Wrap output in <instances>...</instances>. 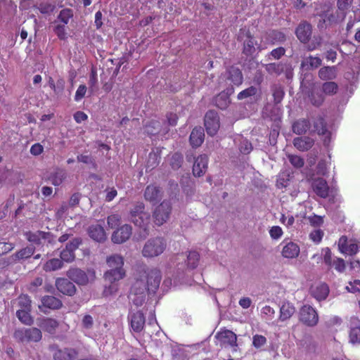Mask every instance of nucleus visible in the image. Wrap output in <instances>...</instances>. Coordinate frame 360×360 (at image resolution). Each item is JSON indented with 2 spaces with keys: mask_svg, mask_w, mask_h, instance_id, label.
Returning <instances> with one entry per match:
<instances>
[{
  "mask_svg": "<svg viewBox=\"0 0 360 360\" xmlns=\"http://www.w3.org/2000/svg\"><path fill=\"white\" fill-rule=\"evenodd\" d=\"M25 2H27L29 5L33 4L32 6L34 8H37L42 14H50L54 11L56 8L55 5L49 2H41L38 6H37L34 4V0H23V2L21 3V5Z\"/></svg>",
  "mask_w": 360,
  "mask_h": 360,
  "instance_id": "58836bf2",
  "label": "nucleus"
},
{
  "mask_svg": "<svg viewBox=\"0 0 360 360\" xmlns=\"http://www.w3.org/2000/svg\"><path fill=\"white\" fill-rule=\"evenodd\" d=\"M298 319L307 327L316 326L319 321L317 311L309 304L303 305L299 310Z\"/></svg>",
  "mask_w": 360,
  "mask_h": 360,
  "instance_id": "39448f33",
  "label": "nucleus"
},
{
  "mask_svg": "<svg viewBox=\"0 0 360 360\" xmlns=\"http://www.w3.org/2000/svg\"><path fill=\"white\" fill-rule=\"evenodd\" d=\"M125 275V271L123 268H112L106 271L104 274L105 279L111 283L122 279Z\"/></svg>",
  "mask_w": 360,
  "mask_h": 360,
  "instance_id": "e433bc0d",
  "label": "nucleus"
},
{
  "mask_svg": "<svg viewBox=\"0 0 360 360\" xmlns=\"http://www.w3.org/2000/svg\"><path fill=\"white\" fill-rule=\"evenodd\" d=\"M131 234V226L129 224H124L112 233L111 240L114 243L122 244L128 240Z\"/></svg>",
  "mask_w": 360,
  "mask_h": 360,
  "instance_id": "4468645a",
  "label": "nucleus"
},
{
  "mask_svg": "<svg viewBox=\"0 0 360 360\" xmlns=\"http://www.w3.org/2000/svg\"><path fill=\"white\" fill-rule=\"evenodd\" d=\"M13 337L21 342H38L42 338V333L40 329L35 327L22 328L15 330Z\"/></svg>",
  "mask_w": 360,
  "mask_h": 360,
  "instance_id": "20e7f679",
  "label": "nucleus"
},
{
  "mask_svg": "<svg viewBox=\"0 0 360 360\" xmlns=\"http://www.w3.org/2000/svg\"><path fill=\"white\" fill-rule=\"evenodd\" d=\"M184 162V157L180 153H175L172 155L170 165L173 169H179Z\"/></svg>",
  "mask_w": 360,
  "mask_h": 360,
  "instance_id": "603ef678",
  "label": "nucleus"
},
{
  "mask_svg": "<svg viewBox=\"0 0 360 360\" xmlns=\"http://www.w3.org/2000/svg\"><path fill=\"white\" fill-rule=\"evenodd\" d=\"M55 285L57 290L65 295L73 296L76 292L75 284L67 278H58Z\"/></svg>",
  "mask_w": 360,
  "mask_h": 360,
  "instance_id": "6ab92c4d",
  "label": "nucleus"
},
{
  "mask_svg": "<svg viewBox=\"0 0 360 360\" xmlns=\"http://www.w3.org/2000/svg\"><path fill=\"white\" fill-rule=\"evenodd\" d=\"M67 178V172L64 169L57 167L49 176V180L56 186L61 185Z\"/></svg>",
  "mask_w": 360,
  "mask_h": 360,
  "instance_id": "7c9ffc66",
  "label": "nucleus"
},
{
  "mask_svg": "<svg viewBox=\"0 0 360 360\" xmlns=\"http://www.w3.org/2000/svg\"><path fill=\"white\" fill-rule=\"evenodd\" d=\"M208 157L206 155L198 156L193 166V174L195 176H203L207 169Z\"/></svg>",
  "mask_w": 360,
  "mask_h": 360,
  "instance_id": "b1692460",
  "label": "nucleus"
},
{
  "mask_svg": "<svg viewBox=\"0 0 360 360\" xmlns=\"http://www.w3.org/2000/svg\"><path fill=\"white\" fill-rule=\"evenodd\" d=\"M319 77L322 80H330L335 78V67H323L319 71Z\"/></svg>",
  "mask_w": 360,
  "mask_h": 360,
  "instance_id": "a18cd8bd",
  "label": "nucleus"
},
{
  "mask_svg": "<svg viewBox=\"0 0 360 360\" xmlns=\"http://www.w3.org/2000/svg\"><path fill=\"white\" fill-rule=\"evenodd\" d=\"M43 283V279L41 277L35 278L29 285L27 289L31 292L37 291L38 287L41 286Z\"/></svg>",
  "mask_w": 360,
  "mask_h": 360,
  "instance_id": "0e129e2a",
  "label": "nucleus"
},
{
  "mask_svg": "<svg viewBox=\"0 0 360 360\" xmlns=\"http://www.w3.org/2000/svg\"><path fill=\"white\" fill-rule=\"evenodd\" d=\"M200 262V254L196 251H190L187 255L186 265L188 269H195Z\"/></svg>",
  "mask_w": 360,
  "mask_h": 360,
  "instance_id": "c03bdc74",
  "label": "nucleus"
},
{
  "mask_svg": "<svg viewBox=\"0 0 360 360\" xmlns=\"http://www.w3.org/2000/svg\"><path fill=\"white\" fill-rule=\"evenodd\" d=\"M266 344V338L262 335H255L252 337V345L259 349Z\"/></svg>",
  "mask_w": 360,
  "mask_h": 360,
  "instance_id": "680f3d73",
  "label": "nucleus"
},
{
  "mask_svg": "<svg viewBox=\"0 0 360 360\" xmlns=\"http://www.w3.org/2000/svg\"><path fill=\"white\" fill-rule=\"evenodd\" d=\"M127 320L130 328L134 333H139L143 330L145 327L146 317L141 310H130L127 316Z\"/></svg>",
  "mask_w": 360,
  "mask_h": 360,
  "instance_id": "9d476101",
  "label": "nucleus"
},
{
  "mask_svg": "<svg viewBox=\"0 0 360 360\" xmlns=\"http://www.w3.org/2000/svg\"><path fill=\"white\" fill-rule=\"evenodd\" d=\"M285 48L280 46V47L273 49L269 53V55L272 57V58H274L275 60H278L282 56H283L285 55Z\"/></svg>",
  "mask_w": 360,
  "mask_h": 360,
  "instance_id": "69168bd1",
  "label": "nucleus"
},
{
  "mask_svg": "<svg viewBox=\"0 0 360 360\" xmlns=\"http://www.w3.org/2000/svg\"><path fill=\"white\" fill-rule=\"evenodd\" d=\"M146 285L148 293H155L162 279L161 271L158 269H150L146 276Z\"/></svg>",
  "mask_w": 360,
  "mask_h": 360,
  "instance_id": "ddd939ff",
  "label": "nucleus"
},
{
  "mask_svg": "<svg viewBox=\"0 0 360 360\" xmlns=\"http://www.w3.org/2000/svg\"><path fill=\"white\" fill-rule=\"evenodd\" d=\"M205 139L204 129L202 127H195L191 131L189 140L193 147H199Z\"/></svg>",
  "mask_w": 360,
  "mask_h": 360,
  "instance_id": "c85d7f7f",
  "label": "nucleus"
},
{
  "mask_svg": "<svg viewBox=\"0 0 360 360\" xmlns=\"http://www.w3.org/2000/svg\"><path fill=\"white\" fill-rule=\"evenodd\" d=\"M41 301L43 307L50 309H59L63 306V302L60 299L51 295L42 297Z\"/></svg>",
  "mask_w": 360,
  "mask_h": 360,
  "instance_id": "72a5a7b5",
  "label": "nucleus"
},
{
  "mask_svg": "<svg viewBox=\"0 0 360 360\" xmlns=\"http://www.w3.org/2000/svg\"><path fill=\"white\" fill-rule=\"evenodd\" d=\"M63 261L60 259L53 258L46 261L43 265V269L46 271H54L61 269Z\"/></svg>",
  "mask_w": 360,
  "mask_h": 360,
  "instance_id": "37998d69",
  "label": "nucleus"
},
{
  "mask_svg": "<svg viewBox=\"0 0 360 360\" xmlns=\"http://www.w3.org/2000/svg\"><path fill=\"white\" fill-rule=\"evenodd\" d=\"M34 252L35 247L33 245H29L17 251L11 256V258L15 262L26 259L31 257L34 255Z\"/></svg>",
  "mask_w": 360,
  "mask_h": 360,
  "instance_id": "c9c22d12",
  "label": "nucleus"
},
{
  "mask_svg": "<svg viewBox=\"0 0 360 360\" xmlns=\"http://www.w3.org/2000/svg\"><path fill=\"white\" fill-rule=\"evenodd\" d=\"M349 341L352 344L360 343V326L352 327L349 330Z\"/></svg>",
  "mask_w": 360,
  "mask_h": 360,
  "instance_id": "6e6d98bb",
  "label": "nucleus"
},
{
  "mask_svg": "<svg viewBox=\"0 0 360 360\" xmlns=\"http://www.w3.org/2000/svg\"><path fill=\"white\" fill-rule=\"evenodd\" d=\"M215 338L219 340L221 346H229L231 347H237V335L230 330H223L219 331Z\"/></svg>",
  "mask_w": 360,
  "mask_h": 360,
  "instance_id": "2eb2a0df",
  "label": "nucleus"
},
{
  "mask_svg": "<svg viewBox=\"0 0 360 360\" xmlns=\"http://www.w3.org/2000/svg\"><path fill=\"white\" fill-rule=\"evenodd\" d=\"M323 263L327 266L328 269H334L338 273H343L346 269L345 261L340 257L333 258V255L329 248L323 249Z\"/></svg>",
  "mask_w": 360,
  "mask_h": 360,
  "instance_id": "0eeeda50",
  "label": "nucleus"
},
{
  "mask_svg": "<svg viewBox=\"0 0 360 360\" xmlns=\"http://www.w3.org/2000/svg\"><path fill=\"white\" fill-rule=\"evenodd\" d=\"M121 217L117 214H113L108 217L107 223L110 229H115L120 224Z\"/></svg>",
  "mask_w": 360,
  "mask_h": 360,
  "instance_id": "052dcab7",
  "label": "nucleus"
},
{
  "mask_svg": "<svg viewBox=\"0 0 360 360\" xmlns=\"http://www.w3.org/2000/svg\"><path fill=\"white\" fill-rule=\"evenodd\" d=\"M338 248L340 252L351 256L355 255L359 250V247L356 241H348L346 236H342L339 238Z\"/></svg>",
  "mask_w": 360,
  "mask_h": 360,
  "instance_id": "dca6fc26",
  "label": "nucleus"
},
{
  "mask_svg": "<svg viewBox=\"0 0 360 360\" xmlns=\"http://www.w3.org/2000/svg\"><path fill=\"white\" fill-rule=\"evenodd\" d=\"M288 160L291 165L296 168H301L304 165V159L299 155H289Z\"/></svg>",
  "mask_w": 360,
  "mask_h": 360,
  "instance_id": "bf43d9fd",
  "label": "nucleus"
},
{
  "mask_svg": "<svg viewBox=\"0 0 360 360\" xmlns=\"http://www.w3.org/2000/svg\"><path fill=\"white\" fill-rule=\"evenodd\" d=\"M88 233L91 238L98 243L104 242L107 238L104 228L99 224L90 226L88 229Z\"/></svg>",
  "mask_w": 360,
  "mask_h": 360,
  "instance_id": "bb28decb",
  "label": "nucleus"
},
{
  "mask_svg": "<svg viewBox=\"0 0 360 360\" xmlns=\"http://www.w3.org/2000/svg\"><path fill=\"white\" fill-rule=\"evenodd\" d=\"M31 300L27 295H21L18 297V305L20 309H31Z\"/></svg>",
  "mask_w": 360,
  "mask_h": 360,
  "instance_id": "13d9d810",
  "label": "nucleus"
},
{
  "mask_svg": "<svg viewBox=\"0 0 360 360\" xmlns=\"http://www.w3.org/2000/svg\"><path fill=\"white\" fill-rule=\"evenodd\" d=\"M257 93V89L253 86H251L243 91H241L237 96L238 100H243L251 96L256 95Z\"/></svg>",
  "mask_w": 360,
  "mask_h": 360,
  "instance_id": "5fc2aeb1",
  "label": "nucleus"
},
{
  "mask_svg": "<svg viewBox=\"0 0 360 360\" xmlns=\"http://www.w3.org/2000/svg\"><path fill=\"white\" fill-rule=\"evenodd\" d=\"M172 212V204L168 200H164L153 212L154 222L158 226L162 225L169 218Z\"/></svg>",
  "mask_w": 360,
  "mask_h": 360,
  "instance_id": "6e6552de",
  "label": "nucleus"
},
{
  "mask_svg": "<svg viewBox=\"0 0 360 360\" xmlns=\"http://www.w3.org/2000/svg\"><path fill=\"white\" fill-rule=\"evenodd\" d=\"M293 146L300 151H307L314 145V140L309 136H298L293 139Z\"/></svg>",
  "mask_w": 360,
  "mask_h": 360,
  "instance_id": "cd10ccee",
  "label": "nucleus"
},
{
  "mask_svg": "<svg viewBox=\"0 0 360 360\" xmlns=\"http://www.w3.org/2000/svg\"><path fill=\"white\" fill-rule=\"evenodd\" d=\"M26 239L31 243L39 245H52L55 241L54 236L51 232L37 231L35 232L27 231L25 233Z\"/></svg>",
  "mask_w": 360,
  "mask_h": 360,
  "instance_id": "423d86ee",
  "label": "nucleus"
},
{
  "mask_svg": "<svg viewBox=\"0 0 360 360\" xmlns=\"http://www.w3.org/2000/svg\"><path fill=\"white\" fill-rule=\"evenodd\" d=\"M273 97L275 104L280 103L285 95L283 89L281 86H275L273 89Z\"/></svg>",
  "mask_w": 360,
  "mask_h": 360,
  "instance_id": "4d7b16f0",
  "label": "nucleus"
},
{
  "mask_svg": "<svg viewBox=\"0 0 360 360\" xmlns=\"http://www.w3.org/2000/svg\"><path fill=\"white\" fill-rule=\"evenodd\" d=\"M144 198L146 200L150 202L153 205H155L162 198V190L159 186L149 185L145 189Z\"/></svg>",
  "mask_w": 360,
  "mask_h": 360,
  "instance_id": "412c9836",
  "label": "nucleus"
},
{
  "mask_svg": "<svg viewBox=\"0 0 360 360\" xmlns=\"http://www.w3.org/2000/svg\"><path fill=\"white\" fill-rule=\"evenodd\" d=\"M330 290L328 284L320 282L314 283L310 288V294L318 301L325 300L329 294Z\"/></svg>",
  "mask_w": 360,
  "mask_h": 360,
  "instance_id": "a211bd4d",
  "label": "nucleus"
},
{
  "mask_svg": "<svg viewBox=\"0 0 360 360\" xmlns=\"http://www.w3.org/2000/svg\"><path fill=\"white\" fill-rule=\"evenodd\" d=\"M167 242L162 237L152 238L147 240L142 249L144 257L152 258L160 255L165 250Z\"/></svg>",
  "mask_w": 360,
  "mask_h": 360,
  "instance_id": "f03ea898",
  "label": "nucleus"
},
{
  "mask_svg": "<svg viewBox=\"0 0 360 360\" xmlns=\"http://www.w3.org/2000/svg\"><path fill=\"white\" fill-rule=\"evenodd\" d=\"M295 308L290 302H285L280 309L279 320L285 321L289 319L295 313Z\"/></svg>",
  "mask_w": 360,
  "mask_h": 360,
  "instance_id": "4c0bfd02",
  "label": "nucleus"
},
{
  "mask_svg": "<svg viewBox=\"0 0 360 360\" xmlns=\"http://www.w3.org/2000/svg\"><path fill=\"white\" fill-rule=\"evenodd\" d=\"M37 326L44 331L54 334L59 326V322L53 318L43 317L37 319Z\"/></svg>",
  "mask_w": 360,
  "mask_h": 360,
  "instance_id": "4be33fe9",
  "label": "nucleus"
},
{
  "mask_svg": "<svg viewBox=\"0 0 360 360\" xmlns=\"http://www.w3.org/2000/svg\"><path fill=\"white\" fill-rule=\"evenodd\" d=\"M226 79L229 80L233 85L239 86L243 82V76L241 70L235 66L229 67L226 72Z\"/></svg>",
  "mask_w": 360,
  "mask_h": 360,
  "instance_id": "a878e982",
  "label": "nucleus"
},
{
  "mask_svg": "<svg viewBox=\"0 0 360 360\" xmlns=\"http://www.w3.org/2000/svg\"><path fill=\"white\" fill-rule=\"evenodd\" d=\"M323 236V232L321 229L311 231L309 234V238L316 243H319Z\"/></svg>",
  "mask_w": 360,
  "mask_h": 360,
  "instance_id": "e2e57ef3",
  "label": "nucleus"
},
{
  "mask_svg": "<svg viewBox=\"0 0 360 360\" xmlns=\"http://www.w3.org/2000/svg\"><path fill=\"white\" fill-rule=\"evenodd\" d=\"M73 17V12L70 8H64L61 10L59 15L57 17V21L58 23L64 24L67 25L70 20Z\"/></svg>",
  "mask_w": 360,
  "mask_h": 360,
  "instance_id": "8fccbe9b",
  "label": "nucleus"
},
{
  "mask_svg": "<svg viewBox=\"0 0 360 360\" xmlns=\"http://www.w3.org/2000/svg\"><path fill=\"white\" fill-rule=\"evenodd\" d=\"M311 186L314 192L320 198H326L329 194V186L327 181L321 177L313 180Z\"/></svg>",
  "mask_w": 360,
  "mask_h": 360,
  "instance_id": "5701e85b",
  "label": "nucleus"
},
{
  "mask_svg": "<svg viewBox=\"0 0 360 360\" xmlns=\"http://www.w3.org/2000/svg\"><path fill=\"white\" fill-rule=\"evenodd\" d=\"M147 292L146 279L137 278L131 288L130 299L136 306H141L146 300Z\"/></svg>",
  "mask_w": 360,
  "mask_h": 360,
  "instance_id": "7ed1b4c3",
  "label": "nucleus"
},
{
  "mask_svg": "<svg viewBox=\"0 0 360 360\" xmlns=\"http://www.w3.org/2000/svg\"><path fill=\"white\" fill-rule=\"evenodd\" d=\"M308 98L310 103L314 107H320L325 101V96L323 92L315 88L311 89L308 94Z\"/></svg>",
  "mask_w": 360,
  "mask_h": 360,
  "instance_id": "473e14b6",
  "label": "nucleus"
},
{
  "mask_svg": "<svg viewBox=\"0 0 360 360\" xmlns=\"http://www.w3.org/2000/svg\"><path fill=\"white\" fill-rule=\"evenodd\" d=\"M108 265L111 268H123L124 259L119 255H113L108 257L107 259Z\"/></svg>",
  "mask_w": 360,
  "mask_h": 360,
  "instance_id": "3c124183",
  "label": "nucleus"
},
{
  "mask_svg": "<svg viewBox=\"0 0 360 360\" xmlns=\"http://www.w3.org/2000/svg\"><path fill=\"white\" fill-rule=\"evenodd\" d=\"M150 221V214L148 212H143L141 215L133 219L135 226L146 230Z\"/></svg>",
  "mask_w": 360,
  "mask_h": 360,
  "instance_id": "79ce46f5",
  "label": "nucleus"
},
{
  "mask_svg": "<svg viewBox=\"0 0 360 360\" xmlns=\"http://www.w3.org/2000/svg\"><path fill=\"white\" fill-rule=\"evenodd\" d=\"M144 128L147 134L155 135L160 131V123L157 120H150L144 125Z\"/></svg>",
  "mask_w": 360,
  "mask_h": 360,
  "instance_id": "09e8293b",
  "label": "nucleus"
},
{
  "mask_svg": "<svg viewBox=\"0 0 360 360\" xmlns=\"http://www.w3.org/2000/svg\"><path fill=\"white\" fill-rule=\"evenodd\" d=\"M145 211V205L141 202H138L130 211V220L133 222V219L141 215Z\"/></svg>",
  "mask_w": 360,
  "mask_h": 360,
  "instance_id": "864d4df0",
  "label": "nucleus"
},
{
  "mask_svg": "<svg viewBox=\"0 0 360 360\" xmlns=\"http://www.w3.org/2000/svg\"><path fill=\"white\" fill-rule=\"evenodd\" d=\"M300 254V247L293 242L287 243L282 250V255L285 258H296Z\"/></svg>",
  "mask_w": 360,
  "mask_h": 360,
  "instance_id": "f704fd0d",
  "label": "nucleus"
},
{
  "mask_svg": "<svg viewBox=\"0 0 360 360\" xmlns=\"http://www.w3.org/2000/svg\"><path fill=\"white\" fill-rule=\"evenodd\" d=\"M312 34V26L307 21H302L295 30V34L300 42L307 44Z\"/></svg>",
  "mask_w": 360,
  "mask_h": 360,
  "instance_id": "f3484780",
  "label": "nucleus"
},
{
  "mask_svg": "<svg viewBox=\"0 0 360 360\" xmlns=\"http://www.w3.org/2000/svg\"><path fill=\"white\" fill-rule=\"evenodd\" d=\"M82 243V239L79 237L72 238L66 244L65 248L60 252V258L63 262H72L75 259V252Z\"/></svg>",
  "mask_w": 360,
  "mask_h": 360,
  "instance_id": "9b49d317",
  "label": "nucleus"
},
{
  "mask_svg": "<svg viewBox=\"0 0 360 360\" xmlns=\"http://www.w3.org/2000/svg\"><path fill=\"white\" fill-rule=\"evenodd\" d=\"M31 309H19L16 311V316L18 319L24 324L31 326L33 322V318L30 315Z\"/></svg>",
  "mask_w": 360,
  "mask_h": 360,
  "instance_id": "de8ad7c7",
  "label": "nucleus"
},
{
  "mask_svg": "<svg viewBox=\"0 0 360 360\" xmlns=\"http://www.w3.org/2000/svg\"><path fill=\"white\" fill-rule=\"evenodd\" d=\"M49 350L53 354L54 360H75L77 355L78 352L70 347L60 348L56 344L49 346Z\"/></svg>",
  "mask_w": 360,
  "mask_h": 360,
  "instance_id": "1a4fd4ad",
  "label": "nucleus"
},
{
  "mask_svg": "<svg viewBox=\"0 0 360 360\" xmlns=\"http://www.w3.org/2000/svg\"><path fill=\"white\" fill-rule=\"evenodd\" d=\"M53 32L60 40L65 41L68 39L67 25L58 23L57 20L53 22Z\"/></svg>",
  "mask_w": 360,
  "mask_h": 360,
  "instance_id": "49530a36",
  "label": "nucleus"
},
{
  "mask_svg": "<svg viewBox=\"0 0 360 360\" xmlns=\"http://www.w3.org/2000/svg\"><path fill=\"white\" fill-rule=\"evenodd\" d=\"M237 39L242 42V53L247 57L252 56L257 51H261L263 49L261 44L255 39L250 29L240 28Z\"/></svg>",
  "mask_w": 360,
  "mask_h": 360,
  "instance_id": "f257e3e1",
  "label": "nucleus"
},
{
  "mask_svg": "<svg viewBox=\"0 0 360 360\" xmlns=\"http://www.w3.org/2000/svg\"><path fill=\"white\" fill-rule=\"evenodd\" d=\"M338 85L335 82L328 81L322 84L321 91L324 96H332L335 95L338 91Z\"/></svg>",
  "mask_w": 360,
  "mask_h": 360,
  "instance_id": "a19ab883",
  "label": "nucleus"
},
{
  "mask_svg": "<svg viewBox=\"0 0 360 360\" xmlns=\"http://www.w3.org/2000/svg\"><path fill=\"white\" fill-rule=\"evenodd\" d=\"M266 71L271 75L278 76L283 72H286V77H288V70H290V65L284 63H271L265 65Z\"/></svg>",
  "mask_w": 360,
  "mask_h": 360,
  "instance_id": "393cba45",
  "label": "nucleus"
},
{
  "mask_svg": "<svg viewBox=\"0 0 360 360\" xmlns=\"http://www.w3.org/2000/svg\"><path fill=\"white\" fill-rule=\"evenodd\" d=\"M307 63L311 68H317L321 65V59L317 56H309L306 59Z\"/></svg>",
  "mask_w": 360,
  "mask_h": 360,
  "instance_id": "338daca9",
  "label": "nucleus"
},
{
  "mask_svg": "<svg viewBox=\"0 0 360 360\" xmlns=\"http://www.w3.org/2000/svg\"><path fill=\"white\" fill-rule=\"evenodd\" d=\"M314 131L317 133L319 136H330V132L328 130L327 123L323 116H318L313 121Z\"/></svg>",
  "mask_w": 360,
  "mask_h": 360,
  "instance_id": "c756f323",
  "label": "nucleus"
},
{
  "mask_svg": "<svg viewBox=\"0 0 360 360\" xmlns=\"http://www.w3.org/2000/svg\"><path fill=\"white\" fill-rule=\"evenodd\" d=\"M267 39L271 44H275L284 42L286 40V36L281 31L272 30L267 33Z\"/></svg>",
  "mask_w": 360,
  "mask_h": 360,
  "instance_id": "ea45409f",
  "label": "nucleus"
},
{
  "mask_svg": "<svg viewBox=\"0 0 360 360\" xmlns=\"http://www.w3.org/2000/svg\"><path fill=\"white\" fill-rule=\"evenodd\" d=\"M283 232L282 229L278 226H274L269 230V234L271 238L273 239H278L281 237Z\"/></svg>",
  "mask_w": 360,
  "mask_h": 360,
  "instance_id": "774afa93",
  "label": "nucleus"
},
{
  "mask_svg": "<svg viewBox=\"0 0 360 360\" xmlns=\"http://www.w3.org/2000/svg\"><path fill=\"white\" fill-rule=\"evenodd\" d=\"M233 92V86L228 87L226 90L220 92L214 99L216 106L221 110L227 108L231 103L230 96Z\"/></svg>",
  "mask_w": 360,
  "mask_h": 360,
  "instance_id": "aec40b11",
  "label": "nucleus"
},
{
  "mask_svg": "<svg viewBox=\"0 0 360 360\" xmlns=\"http://www.w3.org/2000/svg\"><path fill=\"white\" fill-rule=\"evenodd\" d=\"M311 123L308 119H299L292 125V131L297 135H302L309 129Z\"/></svg>",
  "mask_w": 360,
  "mask_h": 360,
  "instance_id": "2f4dec72",
  "label": "nucleus"
},
{
  "mask_svg": "<svg viewBox=\"0 0 360 360\" xmlns=\"http://www.w3.org/2000/svg\"><path fill=\"white\" fill-rule=\"evenodd\" d=\"M205 127L208 135H215L220 127L219 117L214 110H209L205 115Z\"/></svg>",
  "mask_w": 360,
  "mask_h": 360,
  "instance_id": "f8f14e48",
  "label": "nucleus"
}]
</instances>
